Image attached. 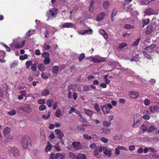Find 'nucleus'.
Here are the masks:
<instances>
[{
  "label": "nucleus",
  "mask_w": 159,
  "mask_h": 159,
  "mask_svg": "<svg viewBox=\"0 0 159 159\" xmlns=\"http://www.w3.org/2000/svg\"><path fill=\"white\" fill-rule=\"evenodd\" d=\"M31 139L29 136H24L21 139V144L23 148L29 149L32 146Z\"/></svg>",
  "instance_id": "obj_1"
},
{
  "label": "nucleus",
  "mask_w": 159,
  "mask_h": 159,
  "mask_svg": "<svg viewBox=\"0 0 159 159\" xmlns=\"http://www.w3.org/2000/svg\"><path fill=\"white\" fill-rule=\"evenodd\" d=\"M58 9H57L52 8L47 11L46 15L48 17V19H53L56 17Z\"/></svg>",
  "instance_id": "obj_2"
},
{
  "label": "nucleus",
  "mask_w": 159,
  "mask_h": 159,
  "mask_svg": "<svg viewBox=\"0 0 159 159\" xmlns=\"http://www.w3.org/2000/svg\"><path fill=\"white\" fill-rule=\"evenodd\" d=\"M16 40H13V44L10 45V46L11 48H22L25 44V41L23 40L21 42H17L15 43Z\"/></svg>",
  "instance_id": "obj_3"
},
{
  "label": "nucleus",
  "mask_w": 159,
  "mask_h": 159,
  "mask_svg": "<svg viewBox=\"0 0 159 159\" xmlns=\"http://www.w3.org/2000/svg\"><path fill=\"white\" fill-rule=\"evenodd\" d=\"M19 109L23 111L28 113H30L32 111V109L29 105H25L24 106H20Z\"/></svg>",
  "instance_id": "obj_4"
},
{
  "label": "nucleus",
  "mask_w": 159,
  "mask_h": 159,
  "mask_svg": "<svg viewBox=\"0 0 159 159\" xmlns=\"http://www.w3.org/2000/svg\"><path fill=\"white\" fill-rule=\"evenodd\" d=\"M93 31L90 28L89 29L81 31L80 32H78V33L79 34H80L81 35H90L92 34Z\"/></svg>",
  "instance_id": "obj_5"
},
{
  "label": "nucleus",
  "mask_w": 159,
  "mask_h": 159,
  "mask_svg": "<svg viewBox=\"0 0 159 159\" xmlns=\"http://www.w3.org/2000/svg\"><path fill=\"white\" fill-rule=\"evenodd\" d=\"M92 60L94 63H100L105 61L106 59L105 58L100 57H92Z\"/></svg>",
  "instance_id": "obj_6"
},
{
  "label": "nucleus",
  "mask_w": 159,
  "mask_h": 159,
  "mask_svg": "<svg viewBox=\"0 0 159 159\" xmlns=\"http://www.w3.org/2000/svg\"><path fill=\"white\" fill-rule=\"evenodd\" d=\"M72 145L76 151H78L82 148L81 145L79 142H73Z\"/></svg>",
  "instance_id": "obj_7"
},
{
  "label": "nucleus",
  "mask_w": 159,
  "mask_h": 159,
  "mask_svg": "<svg viewBox=\"0 0 159 159\" xmlns=\"http://www.w3.org/2000/svg\"><path fill=\"white\" fill-rule=\"evenodd\" d=\"M55 132L57 136V138L60 140H62V137L64 135L63 133L61 132L59 129H56L55 130Z\"/></svg>",
  "instance_id": "obj_8"
},
{
  "label": "nucleus",
  "mask_w": 159,
  "mask_h": 159,
  "mask_svg": "<svg viewBox=\"0 0 159 159\" xmlns=\"http://www.w3.org/2000/svg\"><path fill=\"white\" fill-rule=\"evenodd\" d=\"M101 108L104 114L110 113L111 110L108 109L105 105L101 106Z\"/></svg>",
  "instance_id": "obj_9"
},
{
  "label": "nucleus",
  "mask_w": 159,
  "mask_h": 159,
  "mask_svg": "<svg viewBox=\"0 0 159 159\" xmlns=\"http://www.w3.org/2000/svg\"><path fill=\"white\" fill-rule=\"evenodd\" d=\"M149 111L152 113L159 112V107L157 106H151L149 107Z\"/></svg>",
  "instance_id": "obj_10"
},
{
  "label": "nucleus",
  "mask_w": 159,
  "mask_h": 159,
  "mask_svg": "<svg viewBox=\"0 0 159 159\" xmlns=\"http://www.w3.org/2000/svg\"><path fill=\"white\" fill-rule=\"evenodd\" d=\"M72 23L69 22H66L61 25L60 26L61 28H71L73 26Z\"/></svg>",
  "instance_id": "obj_11"
},
{
  "label": "nucleus",
  "mask_w": 159,
  "mask_h": 159,
  "mask_svg": "<svg viewBox=\"0 0 159 159\" xmlns=\"http://www.w3.org/2000/svg\"><path fill=\"white\" fill-rule=\"evenodd\" d=\"M145 13L146 14L149 15L156 14L154 10L150 8L146 9L145 11Z\"/></svg>",
  "instance_id": "obj_12"
},
{
  "label": "nucleus",
  "mask_w": 159,
  "mask_h": 159,
  "mask_svg": "<svg viewBox=\"0 0 159 159\" xmlns=\"http://www.w3.org/2000/svg\"><path fill=\"white\" fill-rule=\"evenodd\" d=\"M61 157V153H57L54 154V153L52 152L50 154V159H57Z\"/></svg>",
  "instance_id": "obj_13"
},
{
  "label": "nucleus",
  "mask_w": 159,
  "mask_h": 159,
  "mask_svg": "<svg viewBox=\"0 0 159 159\" xmlns=\"http://www.w3.org/2000/svg\"><path fill=\"white\" fill-rule=\"evenodd\" d=\"M11 152L15 157H18L19 155V150L16 148H12Z\"/></svg>",
  "instance_id": "obj_14"
},
{
  "label": "nucleus",
  "mask_w": 159,
  "mask_h": 159,
  "mask_svg": "<svg viewBox=\"0 0 159 159\" xmlns=\"http://www.w3.org/2000/svg\"><path fill=\"white\" fill-rule=\"evenodd\" d=\"M10 129L8 127L5 128L3 130V134L5 137H7L10 134Z\"/></svg>",
  "instance_id": "obj_15"
},
{
  "label": "nucleus",
  "mask_w": 159,
  "mask_h": 159,
  "mask_svg": "<svg viewBox=\"0 0 159 159\" xmlns=\"http://www.w3.org/2000/svg\"><path fill=\"white\" fill-rule=\"evenodd\" d=\"M103 153L106 155L110 157L111 155V150H108L107 148V147H104Z\"/></svg>",
  "instance_id": "obj_16"
},
{
  "label": "nucleus",
  "mask_w": 159,
  "mask_h": 159,
  "mask_svg": "<svg viewBox=\"0 0 159 159\" xmlns=\"http://www.w3.org/2000/svg\"><path fill=\"white\" fill-rule=\"evenodd\" d=\"M46 27L48 28L49 33L52 34H53L54 33L57 31V29L54 27H52L50 26H48Z\"/></svg>",
  "instance_id": "obj_17"
},
{
  "label": "nucleus",
  "mask_w": 159,
  "mask_h": 159,
  "mask_svg": "<svg viewBox=\"0 0 159 159\" xmlns=\"http://www.w3.org/2000/svg\"><path fill=\"white\" fill-rule=\"evenodd\" d=\"M105 15L104 12H101L97 16V20L98 21L101 20L104 18Z\"/></svg>",
  "instance_id": "obj_18"
},
{
  "label": "nucleus",
  "mask_w": 159,
  "mask_h": 159,
  "mask_svg": "<svg viewBox=\"0 0 159 159\" xmlns=\"http://www.w3.org/2000/svg\"><path fill=\"white\" fill-rule=\"evenodd\" d=\"M100 34L102 35L104 39H107L108 35L107 33L105 32V30L103 29H100L99 30Z\"/></svg>",
  "instance_id": "obj_19"
},
{
  "label": "nucleus",
  "mask_w": 159,
  "mask_h": 159,
  "mask_svg": "<svg viewBox=\"0 0 159 159\" xmlns=\"http://www.w3.org/2000/svg\"><path fill=\"white\" fill-rule=\"evenodd\" d=\"M38 68L41 71H45L46 70L45 66L42 63L39 64L38 66Z\"/></svg>",
  "instance_id": "obj_20"
},
{
  "label": "nucleus",
  "mask_w": 159,
  "mask_h": 159,
  "mask_svg": "<svg viewBox=\"0 0 159 159\" xmlns=\"http://www.w3.org/2000/svg\"><path fill=\"white\" fill-rule=\"evenodd\" d=\"M84 111L86 114L89 116H91L93 115V112L92 111L86 109H84Z\"/></svg>",
  "instance_id": "obj_21"
},
{
  "label": "nucleus",
  "mask_w": 159,
  "mask_h": 159,
  "mask_svg": "<svg viewBox=\"0 0 159 159\" xmlns=\"http://www.w3.org/2000/svg\"><path fill=\"white\" fill-rule=\"evenodd\" d=\"M59 70V67L57 66H54L52 69V72L53 74H57Z\"/></svg>",
  "instance_id": "obj_22"
},
{
  "label": "nucleus",
  "mask_w": 159,
  "mask_h": 159,
  "mask_svg": "<svg viewBox=\"0 0 159 159\" xmlns=\"http://www.w3.org/2000/svg\"><path fill=\"white\" fill-rule=\"evenodd\" d=\"M152 31V26L151 25H149L147 27V29L145 32L146 34H149L151 33Z\"/></svg>",
  "instance_id": "obj_23"
},
{
  "label": "nucleus",
  "mask_w": 159,
  "mask_h": 159,
  "mask_svg": "<svg viewBox=\"0 0 159 159\" xmlns=\"http://www.w3.org/2000/svg\"><path fill=\"white\" fill-rule=\"evenodd\" d=\"M143 55L145 57L151 60L152 59V57L149 54V53H150V52L147 51L146 52H145L143 51H142Z\"/></svg>",
  "instance_id": "obj_24"
},
{
  "label": "nucleus",
  "mask_w": 159,
  "mask_h": 159,
  "mask_svg": "<svg viewBox=\"0 0 159 159\" xmlns=\"http://www.w3.org/2000/svg\"><path fill=\"white\" fill-rule=\"evenodd\" d=\"M49 94V90L47 89H44L41 93V95L42 96H46Z\"/></svg>",
  "instance_id": "obj_25"
},
{
  "label": "nucleus",
  "mask_w": 159,
  "mask_h": 159,
  "mask_svg": "<svg viewBox=\"0 0 159 159\" xmlns=\"http://www.w3.org/2000/svg\"><path fill=\"white\" fill-rule=\"evenodd\" d=\"M51 112L50 111H48V115L46 116V115H43L42 117L43 119L46 120L48 119L51 116Z\"/></svg>",
  "instance_id": "obj_26"
},
{
  "label": "nucleus",
  "mask_w": 159,
  "mask_h": 159,
  "mask_svg": "<svg viewBox=\"0 0 159 159\" xmlns=\"http://www.w3.org/2000/svg\"><path fill=\"white\" fill-rule=\"evenodd\" d=\"M111 125V123L107 121L104 120L103 122V125L104 127H109Z\"/></svg>",
  "instance_id": "obj_27"
},
{
  "label": "nucleus",
  "mask_w": 159,
  "mask_h": 159,
  "mask_svg": "<svg viewBox=\"0 0 159 159\" xmlns=\"http://www.w3.org/2000/svg\"><path fill=\"white\" fill-rule=\"evenodd\" d=\"M33 64L31 60H28L25 62L26 68L28 69L30 68V66Z\"/></svg>",
  "instance_id": "obj_28"
},
{
  "label": "nucleus",
  "mask_w": 159,
  "mask_h": 159,
  "mask_svg": "<svg viewBox=\"0 0 159 159\" xmlns=\"http://www.w3.org/2000/svg\"><path fill=\"white\" fill-rule=\"evenodd\" d=\"M61 110L59 108H58L55 112V115L57 117L59 118L61 116Z\"/></svg>",
  "instance_id": "obj_29"
},
{
  "label": "nucleus",
  "mask_w": 159,
  "mask_h": 159,
  "mask_svg": "<svg viewBox=\"0 0 159 159\" xmlns=\"http://www.w3.org/2000/svg\"><path fill=\"white\" fill-rule=\"evenodd\" d=\"M53 102V101L52 99L48 100L46 102V104L49 107L51 108L52 106V103Z\"/></svg>",
  "instance_id": "obj_30"
},
{
  "label": "nucleus",
  "mask_w": 159,
  "mask_h": 159,
  "mask_svg": "<svg viewBox=\"0 0 159 159\" xmlns=\"http://www.w3.org/2000/svg\"><path fill=\"white\" fill-rule=\"evenodd\" d=\"M156 129V128L153 125H151L148 129L147 131L148 132H151L154 131Z\"/></svg>",
  "instance_id": "obj_31"
},
{
  "label": "nucleus",
  "mask_w": 159,
  "mask_h": 159,
  "mask_svg": "<svg viewBox=\"0 0 159 159\" xmlns=\"http://www.w3.org/2000/svg\"><path fill=\"white\" fill-rule=\"evenodd\" d=\"M103 6L105 9H107L110 6V3L108 1H105L103 2Z\"/></svg>",
  "instance_id": "obj_32"
},
{
  "label": "nucleus",
  "mask_w": 159,
  "mask_h": 159,
  "mask_svg": "<svg viewBox=\"0 0 159 159\" xmlns=\"http://www.w3.org/2000/svg\"><path fill=\"white\" fill-rule=\"evenodd\" d=\"M48 144H49L45 148V151L46 152H48L51 149V145L50 144V142H48Z\"/></svg>",
  "instance_id": "obj_33"
},
{
  "label": "nucleus",
  "mask_w": 159,
  "mask_h": 159,
  "mask_svg": "<svg viewBox=\"0 0 159 159\" xmlns=\"http://www.w3.org/2000/svg\"><path fill=\"white\" fill-rule=\"evenodd\" d=\"M111 129H110L103 128L102 132L106 134H108L110 133Z\"/></svg>",
  "instance_id": "obj_34"
},
{
  "label": "nucleus",
  "mask_w": 159,
  "mask_h": 159,
  "mask_svg": "<svg viewBox=\"0 0 159 159\" xmlns=\"http://www.w3.org/2000/svg\"><path fill=\"white\" fill-rule=\"evenodd\" d=\"M149 22V20L148 18H147L144 20L143 21V27H144L145 25L148 24Z\"/></svg>",
  "instance_id": "obj_35"
},
{
  "label": "nucleus",
  "mask_w": 159,
  "mask_h": 159,
  "mask_svg": "<svg viewBox=\"0 0 159 159\" xmlns=\"http://www.w3.org/2000/svg\"><path fill=\"white\" fill-rule=\"evenodd\" d=\"M141 129L142 130L143 133L145 132L146 131H147L148 130L147 126L144 124H142L141 127Z\"/></svg>",
  "instance_id": "obj_36"
},
{
  "label": "nucleus",
  "mask_w": 159,
  "mask_h": 159,
  "mask_svg": "<svg viewBox=\"0 0 159 159\" xmlns=\"http://www.w3.org/2000/svg\"><path fill=\"white\" fill-rule=\"evenodd\" d=\"M124 28L125 29H129L131 28H134V27L133 26L129 24H126L124 25Z\"/></svg>",
  "instance_id": "obj_37"
},
{
  "label": "nucleus",
  "mask_w": 159,
  "mask_h": 159,
  "mask_svg": "<svg viewBox=\"0 0 159 159\" xmlns=\"http://www.w3.org/2000/svg\"><path fill=\"white\" fill-rule=\"evenodd\" d=\"M37 102L39 104L44 105L45 104V99H39L37 101Z\"/></svg>",
  "instance_id": "obj_38"
},
{
  "label": "nucleus",
  "mask_w": 159,
  "mask_h": 159,
  "mask_svg": "<svg viewBox=\"0 0 159 159\" xmlns=\"http://www.w3.org/2000/svg\"><path fill=\"white\" fill-rule=\"evenodd\" d=\"M42 56L43 57L45 58H49V54L48 52H44L42 54Z\"/></svg>",
  "instance_id": "obj_39"
},
{
  "label": "nucleus",
  "mask_w": 159,
  "mask_h": 159,
  "mask_svg": "<svg viewBox=\"0 0 159 159\" xmlns=\"http://www.w3.org/2000/svg\"><path fill=\"white\" fill-rule=\"evenodd\" d=\"M43 63L45 65H48L50 62V60L49 58H45L43 61Z\"/></svg>",
  "instance_id": "obj_40"
},
{
  "label": "nucleus",
  "mask_w": 159,
  "mask_h": 159,
  "mask_svg": "<svg viewBox=\"0 0 159 159\" xmlns=\"http://www.w3.org/2000/svg\"><path fill=\"white\" fill-rule=\"evenodd\" d=\"M127 45V44L125 43H122L120 44L119 46V48L120 49H122L123 48L126 47Z\"/></svg>",
  "instance_id": "obj_41"
},
{
  "label": "nucleus",
  "mask_w": 159,
  "mask_h": 159,
  "mask_svg": "<svg viewBox=\"0 0 159 159\" xmlns=\"http://www.w3.org/2000/svg\"><path fill=\"white\" fill-rule=\"evenodd\" d=\"M139 120L134 121L133 125V127L134 128H137V127H138L139 125Z\"/></svg>",
  "instance_id": "obj_42"
},
{
  "label": "nucleus",
  "mask_w": 159,
  "mask_h": 159,
  "mask_svg": "<svg viewBox=\"0 0 159 159\" xmlns=\"http://www.w3.org/2000/svg\"><path fill=\"white\" fill-rule=\"evenodd\" d=\"M83 137L84 139L88 140L91 139H92V137L91 136L86 134H83Z\"/></svg>",
  "instance_id": "obj_43"
},
{
  "label": "nucleus",
  "mask_w": 159,
  "mask_h": 159,
  "mask_svg": "<svg viewBox=\"0 0 159 159\" xmlns=\"http://www.w3.org/2000/svg\"><path fill=\"white\" fill-rule=\"evenodd\" d=\"M140 41V38H139V39L136 40V41L133 43L132 46H136L138 45Z\"/></svg>",
  "instance_id": "obj_44"
},
{
  "label": "nucleus",
  "mask_w": 159,
  "mask_h": 159,
  "mask_svg": "<svg viewBox=\"0 0 159 159\" xmlns=\"http://www.w3.org/2000/svg\"><path fill=\"white\" fill-rule=\"evenodd\" d=\"M31 69L34 71L37 70V67L35 63L33 64L31 66Z\"/></svg>",
  "instance_id": "obj_45"
},
{
  "label": "nucleus",
  "mask_w": 159,
  "mask_h": 159,
  "mask_svg": "<svg viewBox=\"0 0 159 159\" xmlns=\"http://www.w3.org/2000/svg\"><path fill=\"white\" fill-rule=\"evenodd\" d=\"M94 108L97 112H99L100 111V109L98 103L95 104Z\"/></svg>",
  "instance_id": "obj_46"
},
{
  "label": "nucleus",
  "mask_w": 159,
  "mask_h": 159,
  "mask_svg": "<svg viewBox=\"0 0 159 159\" xmlns=\"http://www.w3.org/2000/svg\"><path fill=\"white\" fill-rule=\"evenodd\" d=\"M46 106L44 105H42L39 106V109L40 111H43L45 110L46 109Z\"/></svg>",
  "instance_id": "obj_47"
},
{
  "label": "nucleus",
  "mask_w": 159,
  "mask_h": 159,
  "mask_svg": "<svg viewBox=\"0 0 159 159\" xmlns=\"http://www.w3.org/2000/svg\"><path fill=\"white\" fill-rule=\"evenodd\" d=\"M16 113V111L15 110H13L11 111H10L8 112V114L9 115H14Z\"/></svg>",
  "instance_id": "obj_48"
},
{
  "label": "nucleus",
  "mask_w": 159,
  "mask_h": 159,
  "mask_svg": "<svg viewBox=\"0 0 159 159\" xmlns=\"http://www.w3.org/2000/svg\"><path fill=\"white\" fill-rule=\"evenodd\" d=\"M84 57L85 55L84 53L81 54L79 57V61H81L84 58Z\"/></svg>",
  "instance_id": "obj_49"
},
{
  "label": "nucleus",
  "mask_w": 159,
  "mask_h": 159,
  "mask_svg": "<svg viewBox=\"0 0 159 159\" xmlns=\"http://www.w3.org/2000/svg\"><path fill=\"white\" fill-rule=\"evenodd\" d=\"M27 58V56L25 54L24 55L20 56L19 58L21 60H23Z\"/></svg>",
  "instance_id": "obj_50"
},
{
  "label": "nucleus",
  "mask_w": 159,
  "mask_h": 159,
  "mask_svg": "<svg viewBox=\"0 0 159 159\" xmlns=\"http://www.w3.org/2000/svg\"><path fill=\"white\" fill-rule=\"evenodd\" d=\"M46 31L44 34L45 37V38H47L49 36V34H48L49 31L48 30V27H46Z\"/></svg>",
  "instance_id": "obj_51"
},
{
  "label": "nucleus",
  "mask_w": 159,
  "mask_h": 159,
  "mask_svg": "<svg viewBox=\"0 0 159 159\" xmlns=\"http://www.w3.org/2000/svg\"><path fill=\"white\" fill-rule=\"evenodd\" d=\"M6 139L5 141L7 142H9L11 140H12L13 137L12 136H8L7 137H6Z\"/></svg>",
  "instance_id": "obj_52"
},
{
  "label": "nucleus",
  "mask_w": 159,
  "mask_h": 159,
  "mask_svg": "<svg viewBox=\"0 0 159 159\" xmlns=\"http://www.w3.org/2000/svg\"><path fill=\"white\" fill-rule=\"evenodd\" d=\"M41 76L42 78L45 79H47L48 78V75L43 73L41 74Z\"/></svg>",
  "instance_id": "obj_53"
},
{
  "label": "nucleus",
  "mask_w": 159,
  "mask_h": 159,
  "mask_svg": "<svg viewBox=\"0 0 159 159\" xmlns=\"http://www.w3.org/2000/svg\"><path fill=\"white\" fill-rule=\"evenodd\" d=\"M17 65V62L14 61L10 65V67L11 68H14Z\"/></svg>",
  "instance_id": "obj_54"
},
{
  "label": "nucleus",
  "mask_w": 159,
  "mask_h": 159,
  "mask_svg": "<svg viewBox=\"0 0 159 159\" xmlns=\"http://www.w3.org/2000/svg\"><path fill=\"white\" fill-rule=\"evenodd\" d=\"M34 30H30L26 33V35L28 36H29L34 33Z\"/></svg>",
  "instance_id": "obj_55"
},
{
  "label": "nucleus",
  "mask_w": 159,
  "mask_h": 159,
  "mask_svg": "<svg viewBox=\"0 0 159 159\" xmlns=\"http://www.w3.org/2000/svg\"><path fill=\"white\" fill-rule=\"evenodd\" d=\"M116 13L117 11H116L115 9H114L112 10L111 15V17L112 18L113 16H115L116 15Z\"/></svg>",
  "instance_id": "obj_56"
},
{
  "label": "nucleus",
  "mask_w": 159,
  "mask_h": 159,
  "mask_svg": "<svg viewBox=\"0 0 159 159\" xmlns=\"http://www.w3.org/2000/svg\"><path fill=\"white\" fill-rule=\"evenodd\" d=\"M101 140L103 142L106 143L108 142V139L104 137H102L101 139Z\"/></svg>",
  "instance_id": "obj_57"
},
{
  "label": "nucleus",
  "mask_w": 159,
  "mask_h": 159,
  "mask_svg": "<svg viewBox=\"0 0 159 159\" xmlns=\"http://www.w3.org/2000/svg\"><path fill=\"white\" fill-rule=\"evenodd\" d=\"M144 102V104L146 106H148L150 104V101L148 99H145Z\"/></svg>",
  "instance_id": "obj_58"
},
{
  "label": "nucleus",
  "mask_w": 159,
  "mask_h": 159,
  "mask_svg": "<svg viewBox=\"0 0 159 159\" xmlns=\"http://www.w3.org/2000/svg\"><path fill=\"white\" fill-rule=\"evenodd\" d=\"M44 48L46 50H48L49 49H50L51 46L50 44H48L47 43H45L44 44Z\"/></svg>",
  "instance_id": "obj_59"
},
{
  "label": "nucleus",
  "mask_w": 159,
  "mask_h": 159,
  "mask_svg": "<svg viewBox=\"0 0 159 159\" xmlns=\"http://www.w3.org/2000/svg\"><path fill=\"white\" fill-rule=\"evenodd\" d=\"M90 147L92 149H94L97 147L96 144L95 143H92L90 145Z\"/></svg>",
  "instance_id": "obj_60"
},
{
  "label": "nucleus",
  "mask_w": 159,
  "mask_h": 159,
  "mask_svg": "<svg viewBox=\"0 0 159 159\" xmlns=\"http://www.w3.org/2000/svg\"><path fill=\"white\" fill-rule=\"evenodd\" d=\"M0 44L3 46L4 48L6 49L7 50H10V48L9 47H8V46L5 44L4 43H1Z\"/></svg>",
  "instance_id": "obj_61"
},
{
  "label": "nucleus",
  "mask_w": 159,
  "mask_h": 159,
  "mask_svg": "<svg viewBox=\"0 0 159 159\" xmlns=\"http://www.w3.org/2000/svg\"><path fill=\"white\" fill-rule=\"evenodd\" d=\"M80 120L81 121L84 123H86L87 121L86 118L83 116H82V117L80 118Z\"/></svg>",
  "instance_id": "obj_62"
},
{
  "label": "nucleus",
  "mask_w": 159,
  "mask_h": 159,
  "mask_svg": "<svg viewBox=\"0 0 159 159\" xmlns=\"http://www.w3.org/2000/svg\"><path fill=\"white\" fill-rule=\"evenodd\" d=\"M54 147L55 148V149L57 151H61L60 147L58 144H56L54 146Z\"/></svg>",
  "instance_id": "obj_63"
},
{
  "label": "nucleus",
  "mask_w": 159,
  "mask_h": 159,
  "mask_svg": "<svg viewBox=\"0 0 159 159\" xmlns=\"http://www.w3.org/2000/svg\"><path fill=\"white\" fill-rule=\"evenodd\" d=\"M83 90L84 91H88L89 90V86L86 85H85L83 86Z\"/></svg>",
  "instance_id": "obj_64"
}]
</instances>
